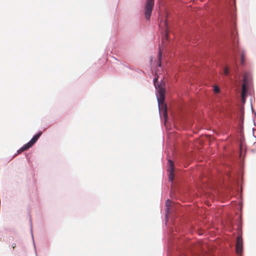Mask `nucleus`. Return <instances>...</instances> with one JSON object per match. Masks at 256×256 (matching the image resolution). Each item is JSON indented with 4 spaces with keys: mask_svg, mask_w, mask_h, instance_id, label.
<instances>
[{
    "mask_svg": "<svg viewBox=\"0 0 256 256\" xmlns=\"http://www.w3.org/2000/svg\"><path fill=\"white\" fill-rule=\"evenodd\" d=\"M164 115L165 118H166V117H167V114H166V108H165V110H164Z\"/></svg>",
    "mask_w": 256,
    "mask_h": 256,
    "instance_id": "12",
    "label": "nucleus"
},
{
    "mask_svg": "<svg viewBox=\"0 0 256 256\" xmlns=\"http://www.w3.org/2000/svg\"><path fill=\"white\" fill-rule=\"evenodd\" d=\"M157 81V78H155L154 80V84L155 85V86H156V82Z\"/></svg>",
    "mask_w": 256,
    "mask_h": 256,
    "instance_id": "15",
    "label": "nucleus"
},
{
    "mask_svg": "<svg viewBox=\"0 0 256 256\" xmlns=\"http://www.w3.org/2000/svg\"><path fill=\"white\" fill-rule=\"evenodd\" d=\"M247 91V84L246 80V78H244V82L242 84V100L244 101L245 96H246V94Z\"/></svg>",
    "mask_w": 256,
    "mask_h": 256,
    "instance_id": "5",
    "label": "nucleus"
},
{
    "mask_svg": "<svg viewBox=\"0 0 256 256\" xmlns=\"http://www.w3.org/2000/svg\"><path fill=\"white\" fill-rule=\"evenodd\" d=\"M168 171L169 172L168 174V178L170 181H172L174 178V164L173 162L170 160H168Z\"/></svg>",
    "mask_w": 256,
    "mask_h": 256,
    "instance_id": "3",
    "label": "nucleus"
},
{
    "mask_svg": "<svg viewBox=\"0 0 256 256\" xmlns=\"http://www.w3.org/2000/svg\"><path fill=\"white\" fill-rule=\"evenodd\" d=\"M158 66H160V63L158 64Z\"/></svg>",
    "mask_w": 256,
    "mask_h": 256,
    "instance_id": "17",
    "label": "nucleus"
},
{
    "mask_svg": "<svg viewBox=\"0 0 256 256\" xmlns=\"http://www.w3.org/2000/svg\"><path fill=\"white\" fill-rule=\"evenodd\" d=\"M42 132H39L36 134L32 139L31 140L26 144L27 146H29V148H30L31 146H32L38 140L39 138L42 135Z\"/></svg>",
    "mask_w": 256,
    "mask_h": 256,
    "instance_id": "4",
    "label": "nucleus"
},
{
    "mask_svg": "<svg viewBox=\"0 0 256 256\" xmlns=\"http://www.w3.org/2000/svg\"><path fill=\"white\" fill-rule=\"evenodd\" d=\"M170 201L168 200H167L166 202V207H168V204L170 203Z\"/></svg>",
    "mask_w": 256,
    "mask_h": 256,
    "instance_id": "13",
    "label": "nucleus"
},
{
    "mask_svg": "<svg viewBox=\"0 0 256 256\" xmlns=\"http://www.w3.org/2000/svg\"><path fill=\"white\" fill-rule=\"evenodd\" d=\"M154 0H146L144 6V16L147 20H149L152 12Z\"/></svg>",
    "mask_w": 256,
    "mask_h": 256,
    "instance_id": "1",
    "label": "nucleus"
},
{
    "mask_svg": "<svg viewBox=\"0 0 256 256\" xmlns=\"http://www.w3.org/2000/svg\"><path fill=\"white\" fill-rule=\"evenodd\" d=\"M240 156H242V146H240Z\"/></svg>",
    "mask_w": 256,
    "mask_h": 256,
    "instance_id": "14",
    "label": "nucleus"
},
{
    "mask_svg": "<svg viewBox=\"0 0 256 256\" xmlns=\"http://www.w3.org/2000/svg\"><path fill=\"white\" fill-rule=\"evenodd\" d=\"M236 252L238 254H240L242 250V234H239L236 238Z\"/></svg>",
    "mask_w": 256,
    "mask_h": 256,
    "instance_id": "2",
    "label": "nucleus"
},
{
    "mask_svg": "<svg viewBox=\"0 0 256 256\" xmlns=\"http://www.w3.org/2000/svg\"><path fill=\"white\" fill-rule=\"evenodd\" d=\"M160 97L158 98V103L160 104V102H162L164 98V90L163 88H160L159 90Z\"/></svg>",
    "mask_w": 256,
    "mask_h": 256,
    "instance_id": "6",
    "label": "nucleus"
},
{
    "mask_svg": "<svg viewBox=\"0 0 256 256\" xmlns=\"http://www.w3.org/2000/svg\"><path fill=\"white\" fill-rule=\"evenodd\" d=\"M158 57H159V60H160V57H161V54H159Z\"/></svg>",
    "mask_w": 256,
    "mask_h": 256,
    "instance_id": "16",
    "label": "nucleus"
},
{
    "mask_svg": "<svg viewBox=\"0 0 256 256\" xmlns=\"http://www.w3.org/2000/svg\"><path fill=\"white\" fill-rule=\"evenodd\" d=\"M214 91L215 93L218 94L220 92V89L218 86H216L214 87Z\"/></svg>",
    "mask_w": 256,
    "mask_h": 256,
    "instance_id": "9",
    "label": "nucleus"
},
{
    "mask_svg": "<svg viewBox=\"0 0 256 256\" xmlns=\"http://www.w3.org/2000/svg\"><path fill=\"white\" fill-rule=\"evenodd\" d=\"M240 63L242 64H244V53L241 54Z\"/></svg>",
    "mask_w": 256,
    "mask_h": 256,
    "instance_id": "10",
    "label": "nucleus"
},
{
    "mask_svg": "<svg viewBox=\"0 0 256 256\" xmlns=\"http://www.w3.org/2000/svg\"><path fill=\"white\" fill-rule=\"evenodd\" d=\"M224 74L226 76H228L229 74V69L228 66H226L224 69Z\"/></svg>",
    "mask_w": 256,
    "mask_h": 256,
    "instance_id": "8",
    "label": "nucleus"
},
{
    "mask_svg": "<svg viewBox=\"0 0 256 256\" xmlns=\"http://www.w3.org/2000/svg\"><path fill=\"white\" fill-rule=\"evenodd\" d=\"M29 148V146H27L26 144H25L22 148H21L20 150H18V154H20V153L22 152L27 150Z\"/></svg>",
    "mask_w": 256,
    "mask_h": 256,
    "instance_id": "7",
    "label": "nucleus"
},
{
    "mask_svg": "<svg viewBox=\"0 0 256 256\" xmlns=\"http://www.w3.org/2000/svg\"><path fill=\"white\" fill-rule=\"evenodd\" d=\"M166 36V40L168 39V30H166V36ZM163 42H164V40H163Z\"/></svg>",
    "mask_w": 256,
    "mask_h": 256,
    "instance_id": "11",
    "label": "nucleus"
}]
</instances>
